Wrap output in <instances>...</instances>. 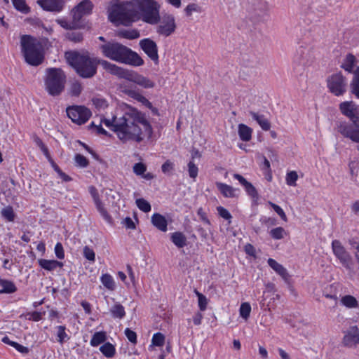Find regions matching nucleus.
Returning <instances> with one entry per match:
<instances>
[{
    "instance_id": "obj_1",
    "label": "nucleus",
    "mask_w": 359,
    "mask_h": 359,
    "mask_svg": "<svg viewBox=\"0 0 359 359\" xmlns=\"http://www.w3.org/2000/svg\"><path fill=\"white\" fill-rule=\"evenodd\" d=\"M102 123L113 130L123 142H140L145 138H150L152 135L151 126L145 115L124 103L119 105L111 118L100 117L97 120V123L95 120L92 121L90 127L99 134L107 135V132L102 127Z\"/></svg>"
},
{
    "instance_id": "obj_2",
    "label": "nucleus",
    "mask_w": 359,
    "mask_h": 359,
    "mask_svg": "<svg viewBox=\"0 0 359 359\" xmlns=\"http://www.w3.org/2000/svg\"><path fill=\"white\" fill-rule=\"evenodd\" d=\"M102 54L109 59L135 67L144 64V60L135 52L116 42H109L101 47Z\"/></svg>"
},
{
    "instance_id": "obj_3",
    "label": "nucleus",
    "mask_w": 359,
    "mask_h": 359,
    "mask_svg": "<svg viewBox=\"0 0 359 359\" xmlns=\"http://www.w3.org/2000/svg\"><path fill=\"white\" fill-rule=\"evenodd\" d=\"M65 57L67 62L81 77L90 78L95 74L97 60L90 57L88 53L67 52Z\"/></svg>"
},
{
    "instance_id": "obj_4",
    "label": "nucleus",
    "mask_w": 359,
    "mask_h": 359,
    "mask_svg": "<svg viewBox=\"0 0 359 359\" xmlns=\"http://www.w3.org/2000/svg\"><path fill=\"white\" fill-rule=\"evenodd\" d=\"M108 18L116 25H130L139 20L138 11L134 8L133 0L121 4H111L108 8Z\"/></svg>"
},
{
    "instance_id": "obj_5",
    "label": "nucleus",
    "mask_w": 359,
    "mask_h": 359,
    "mask_svg": "<svg viewBox=\"0 0 359 359\" xmlns=\"http://www.w3.org/2000/svg\"><path fill=\"white\" fill-rule=\"evenodd\" d=\"M138 11L139 19L149 25H156L160 20L161 5L155 0H133Z\"/></svg>"
},
{
    "instance_id": "obj_6",
    "label": "nucleus",
    "mask_w": 359,
    "mask_h": 359,
    "mask_svg": "<svg viewBox=\"0 0 359 359\" xmlns=\"http://www.w3.org/2000/svg\"><path fill=\"white\" fill-rule=\"evenodd\" d=\"M22 52L25 61L32 65L38 66L42 63L43 55L40 43L29 36H22L20 40Z\"/></svg>"
},
{
    "instance_id": "obj_7",
    "label": "nucleus",
    "mask_w": 359,
    "mask_h": 359,
    "mask_svg": "<svg viewBox=\"0 0 359 359\" xmlns=\"http://www.w3.org/2000/svg\"><path fill=\"white\" fill-rule=\"evenodd\" d=\"M45 88L52 96H57L64 90L66 76L60 69L50 68L46 70Z\"/></svg>"
},
{
    "instance_id": "obj_8",
    "label": "nucleus",
    "mask_w": 359,
    "mask_h": 359,
    "mask_svg": "<svg viewBox=\"0 0 359 359\" xmlns=\"http://www.w3.org/2000/svg\"><path fill=\"white\" fill-rule=\"evenodd\" d=\"M332 251L336 260L346 270L353 271V259L351 253L339 240H333L331 244Z\"/></svg>"
},
{
    "instance_id": "obj_9",
    "label": "nucleus",
    "mask_w": 359,
    "mask_h": 359,
    "mask_svg": "<svg viewBox=\"0 0 359 359\" xmlns=\"http://www.w3.org/2000/svg\"><path fill=\"white\" fill-rule=\"evenodd\" d=\"M355 58L353 55H346L341 67L348 72H353V77L350 84L351 93L359 99V66L353 71Z\"/></svg>"
},
{
    "instance_id": "obj_10",
    "label": "nucleus",
    "mask_w": 359,
    "mask_h": 359,
    "mask_svg": "<svg viewBox=\"0 0 359 359\" xmlns=\"http://www.w3.org/2000/svg\"><path fill=\"white\" fill-rule=\"evenodd\" d=\"M327 87L334 95L342 96L346 92L347 82L341 73H336L327 79Z\"/></svg>"
},
{
    "instance_id": "obj_11",
    "label": "nucleus",
    "mask_w": 359,
    "mask_h": 359,
    "mask_svg": "<svg viewBox=\"0 0 359 359\" xmlns=\"http://www.w3.org/2000/svg\"><path fill=\"white\" fill-rule=\"evenodd\" d=\"M156 25V32L165 37L174 33L177 27L175 18L170 13H164L160 16V20Z\"/></svg>"
},
{
    "instance_id": "obj_12",
    "label": "nucleus",
    "mask_w": 359,
    "mask_h": 359,
    "mask_svg": "<svg viewBox=\"0 0 359 359\" xmlns=\"http://www.w3.org/2000/svg\"><path fill=\"white\" fill-rule=\"evenodd\" d=\"M68 117L75 123H85L90 117V111L83 106H72L67 108Z\"/></svg>"
},
{
    "instance_id": "obj_13",
    "label": "nucleus",
    "mask_w": 359,
    "mask_h": 359,
    "mask_svg": "<svg viewBox=\"0 0 359 359\" xmlns=\"http://www.w3.org/2000/svg\"><path fill=\"white\" fill-rule=\"evenodd\" d=\"M93 3L89 0H83L74 7L71 11L72 18L80 23L81 18L90 15L93 8Z\"/></svg>"
},
{
    "instance_id": "obj_14",
    "label": "nucleus",
    "mask_w": 359,
    "mask_h": 359,
    "mask_svg": "<svg viewBox=\"0 0 359 359\" xmlns=\"http://www.w3.org/2000/svg\"><path fill=\"white\" fill-rule=\"evenodd\" d=\"M341 114L352 121L359 113V105L353 101H344L339 104Z\"/></svg>"
},
{
    "instance_id": "obj_15",
    "label": "nucleus",
    "mask_w": 359,
    "mask_h": 359,
    "mask_svg": "<svg viewBox=\"0 0 359 359\" xmlns=\"http://www.w3.org/2000/svg\"><path fill=\"white\" fill-rule=\"evenodd\" d=\"M36 4L44 11L60 13L65 4V0H37Z\"/></svg>"
},
{
    "instance_id": "obj_16",
    "label": "nucleus",
    "mask_w": 359,
    "mask_h": 359,
    "mask_svg": "<svg viewBox=\"0 0 359 359\" xmlns=\"http://www.w3.org/2000/svg\"><path fill=\"white\" fill-rule=\"evenodd\" d=\"M140 46L151 60L158 61V48L156 42L149 38L144 39L140 41Z\"/></svg>"
},
{
    "instance_id": "obj_17",
    "label": "nucleus",
    "mask_w": 359,
    "mask_h": 359,
    "mask_svg": "<svg viewBox=\"0 0 359 359\" xmlns=\"http://www.w3.org/2000/svg\"><path fill=\"white\" fill-rule=\"evenodd\" d=\"M346 346L353 347L359 344V329L356 325L351 326L346 330L343 338Z\"/></svg>"
},
{
    "instance_id": "obj_18",
    "label": "nucleus",
    "mask_w": 359,
    "mask_h": 359,
    "mask_svg": "<svg viewBox=\"0 0 359 359\" xmlns=\"http://www.w3.org/2000/svg\"><path fill=\"white\" fill-rule=\"evenodd\" d=\"M126 80L133 82L144 88H151L154 86V83L152 81L131 70H129Z\"/></svg>"
},
{
    "instance_id": "obj_19",
    "label": "nucleus",
    "mask_w": 359,
    "mask_h": 359,
    "mask_svg": "<svg viewBox=\"0 0 359 359\" xmlns=\"http://www.w3.org/2000/svg\"><path fill=\"white\" fill-rule=\"evenodd\" d=\"M100 63L106 71L117 76L119 78L126 79L129 70L118 67L117 65L112 64L107 60H101L100 61Z\"/></svg>"
},
{
    "instance_id": "obj_20",
    "label": "nucleus",
    "mask_w": 359,
    "mask_h": 359,
    "mask_svg": "<svg viewBox=\"0 0 359 359\" xmlns=\"http://www.w3.org/2000/svg\"><path fill=\"white\" fill-rule=\"evenodd\" d=\"M100 63L106 71L117 76L119 78L126 79L129 70L118 67L117 65L112 64L107 60H101L100 61Z\"/></svg>"
},
{
    "instance_id": "obj_21",
    "label": "nucleus",
    "mask_w": 359,
    "mask_h": 359,
    "mask_svg": "<svg viewBox=\"0 0 359 359\" xmlns=\"http://www.w3.org/2000/svg\"><path fill=\"white\" fill-rule=\"evenodd\" d=\"M216 187L226 198H236L239 195V189L222 182H216Z\"/></svg>"
},
{
    "instance_id": "obj_22",
    "label": "nucleus",
    "mask_w": 359,
    "mask_h": 359,
    "mask_svg": "<svg viewBox=\"0 0 359 359\" xmlns=\"http://www.w3.org/2000/svg\"><path fill=\"white\" fill-rule=\"evenodd\" d=\"M88 191L93 198L97 210L105 219H108L109 218V216L99 198L98 191L97 189L93 186H90L88 187Z\"/></svg>"
},
{
    "instance_id": "obj_23",
    "label": "nucleus",
    "mask_w": 359,
    "mask_h": 359,
    "mask_svg": "<svg viewBox=\"0 0 359 359\" xmlns=\"http://www.w3.org/2000/svg\"><path fill=\"white\" fill-rule=\"evenodd\" d=\"M267 263L269 266L278 274L285 282H287L290 279V275L287 269L280 264L277 262L275 259L269 258L267 260Z\"/></svg>"
},
{
    "instance_id": "obj_24",
    "label": "nucleus",
    "mask_w": 359,
    "mask_h": 359,
    "mask_svg": "<svg viewBox=\"0 0 359 359\" xmlns=\"http://www.w3.org/2000/svg\"><path fill=\"white\" fill-rule=\"evenodd\" d=\"M38 263L41 268L48 271H53L57 268L62 269L64 266L62 262L55 259H39Z\"/></svg>"
},
{
    "instance_id": "obj_25",
    "label": "nucleus",
    "mask_w": 359,
    "mask_h": 359,
    "mask_svg": "<svg viewBox=\"0 0 359 359\" xmlns=\"http://www.w3.org/2000/svg\"><path fill=\"white\" fill-rule=\"evenodd\" d=\"M151 224L158 230L165 232L168 230V222L164 216L154 213L151 217Z\"/></svg>"
},
{
    "instance_id": "obj_26",
    "label": "nucleus",
    "mask_w": 359,
    "mask_h": 359,
    "mask_svg": "<svg viewBox=\"0 0 359 359\" xmlns=\"http://www.w3.org/2000/svg\"><path fill=\"white\" fill-rule=\"evenodd\" d=\"M233 178L237 180L239 183L243 186L246 192L252 197H256L257 196V192L255 187L248 181L246 180L242 175L239 174H234Z\"/></svg>"
},
{
    "instance_id": "obj_27",
    "label": "nucleus",
    "mask_w": 359,
    "mask_h": 359,
    "mask_svg": "<svg viewBox=\"0 0 359 359\" xmlns=\"http://www.w3.org/2000/svg\"><path fill=\"white\" fill-rule=\"evenodd\" d=\"M233 178L237 180L239 183L243 186L246 192L252 197H256L257 196V192L255 187L248 181L246 180L242 175L239 174H234Z\"/></svg>"
},
{
    "instance_id": "obj_28",
    "label": "nucleus",
    "mask_w": 359,
    "mask_h": 359,
    "mask_svg": "<svg viewBox=\"0 0 359 359\" xmlns=\"http://www.w3.org/2000/svg\"><path fill=\"white\" fill-rule=\"evenodd\" d=\"M134 173L137 176H141L146 180H151L154 178V175L151 172L145 173L147 170V166L142 163H135L133 167Z\"/></svg>"
},
{
    "instance_id": "obj_29",
    "label": "nucleus",
    "mask_w": 359,
    "mask_h": 359,
    "mask_svg": "<svg viewBox=\"0 0 359 359\" xmlns=\"http://www.w3.org/2000/svg\"><path fill=\"white\" fill-rule=\"evenodd\" d=\"M238 133L241 140L248 142L252 138V129L243 123H241L238 126Z\"/></svg>"
},
{
    "instance_id": "obj_30",
    "label": "nucleus",
    "mask_w": 359,
    "mask_h": 359,
    "mask_svg": "<svg viewBox=\"0 0 359 359\" xmlns=\"http://www.w3.org/2000/svg\"><path fill=\"white\" fill-rule=\"evenodd\" d=\"M250 114L252 118L257 122L262 130L266 131L270 129L271 124L264 115L259 114L254 111H250Z\"/></svg>"
},
{
    "instance_id": "obj_31",
    "label": "nucleus",
    "mask_w": 359,
    "mask_h": 359,
    "mask_svg": "<svg viewBox=\"0 0 359 359\" xmlns=\"http://www.w3.org/2000/svg\"><path fill=\"white\" fill-rule=\"evenodd\" d=\"M172 242L179 248H182L187 245V238L185 235L180 231H176L170 234Z\"/></svg>"
},
{
    "instance_id": "obj_32",
    "label": "nucleus",
    "mask_w": 359,
    "mask_h": 359,
    "mask_svg": "<svg viewBox=\"0 0 359 359\" xmlns=\"http://www.w3.org/2000/svg\"><path fill=\"white\" fill-rule=\"evenodd\" d=\"M55 21L58 25H60L62 28L65 29H75L79 27V22L76 21V20L74 18L69 21L65 18H61L56 19Z\"/></svg>"
},
{
    "instance_id": "obj_33",
    "label": "nucleus",
    "mask_w": 359,
    "mask_h": 359,
    "mask_svg": "<svg viewBox=\"0 0 359 359\" xmlns=\"http://www.w3.org/2000/svg\"><path fill=\"white\" fill-rule=\"evenodd\" d=\"M341 305L348 309H357L359 307L358 301L352 295H344L341 299Z\"/></svg>"
},
{
    "instance_id": "obj_34",
    "label": "nucleus",
    "mask_w": 359,
    "mask_h": 359,
    "mask_svg": "<svg viewBox=\"0 0 359 359\" xmlns=\"http://www.w3.org/2000/svg\"><path fill=\"white\" fill-rule=\"evenodd\" d=\"M100 281L103 286L109 291H114L116 289V283L112 277L109 273L102 274L100 277Z\"/></svg>"
},
{
    "instance_id": "obj_35",
    "label": "nucleus",
    "mask_w": 359,
    "mask_h": 359,
    "mask_svg": "<svg viewBox=\"0 0 359 359\" xmlns=\"http://www.w3.org/2000/svg\"><path fill=\"white\" fill-rule=\"evenodd\" d=\"M100 351L106 358H112L116 354L115 346L109 342L104 343L100 347Z\"/></svg>"
},
{
    "instance_id": "obj_36",
    "label": "nucleus",
    "mask_w": 359,
    "mask_h": 359,
    "mask_svg": "<svg viewBox=\"0 0 359 359\" xmlns=\"http://www.w3.org/2000/svg\"><path fill=\"white\" fill-rule=\"evenodd\" d=\"M107 340V333L106 332L101 331V332H95L90 339V344L93 346L96 347L98 345L101 344L102 343H104Z\"/></svg>"
},
{
    "instance_id": "obj_37",
    "label": "nucleus",
    "mask_w": 359,
    "mask_h": 359,
    "mask_svg": "<svg viewBox=\"0 0 359 359\" xmlns=\"http://www.w3.org/2000/svg\"><path fill=\"white\" fill-rule=\"evenodd\" d=\"M110 313L114 318L122 319L126 316L124 307L119 303H116L110 309Z\"/></svg>"
},
{
    "instance_id": "obj_38",
    "label": "nucleus",
    "mask_w": 359,
    "mask_h": 359,
    "mask_svg": "<svg viewBox=\"0 0 359 359\" xmlns=\"http://www.w3.org/2000/svg\"><path fill=\"white\" fill-rule=\"evenodd\" d=\"M12 3L14 8L23 14H27L31 11L25 0H12Z\"/></svg>"
},
{
    "instance_id": "obj_39",
    "label": "nucleus",
    "mask_w": 359,
    "mask_h": 359,
    "mask_svg": "<svg viewBox=\"0 0 359 359\" xmlns=\"http://www.w3.org/2000/svg\"><path fill=\"white\" fill-rule=\"evenodd\" d=\"M117 35L127 39H135L140 37V32L137 29H123L118 32Z\"/></svg>"
},
{
    "instance_id": "obj_40",
    "label": "nucleus",
    "mask_w": 359,
    "mask_h": 359,
    "mask_svg": "<svg viewBox=\"0 0 359 359\" xmlns=\"http://www.w3.org/2000/svg\"><path fill=\"white\" fill-rule=\"evenodd\" d=\"M165 337L164 334L161 332L154 334L151 339V344L149 346V350H151L153 346H163L165 343Z\"/></svg>"
},
{
    "instance_id": "obj_41",
    "label": "nucleus",
    "mask_w": 359,
    "mask_h": 359,
    "mask_svg": "<svg viewBox=\"0 0 359 359\" xmlns=\"http://www.w3.org/2000/svg\"><path fill=\"white\" fill-rule=\"evenodd\" d=\"M184 12L187 17H190L194 13H200L202 12V8L198 4L191 3L189 4L184 9Z\"/></svg>"
},
{
    "instance_id": "obj_42",
    "label": "nucleus",
    "mask_w": 359,
    "mask_h": 359,
    "mask_svg": "<svg viewBox=\"0 0 359 359\" xmlns=\"http://www.w3.org/2000/svg\"><path fill=\"white\" fill-rule=\"evenodd\" d=\"M269 234L272 238L276 240L283 239L286 236L287 232L283 227H276L269 231Z\"/></svg>"
},
{
    "instance_id": "obj_43",
    "label": "nucleus",
    "mask_w": 359,
    "mask_h": 359,
    "mask_svg": "<svg viewBox=\"0 0 359 359\" xmlns=\"http://www.w3.org/2000/svg\"><path fill=\"white\" fill-rule=\"evenodd\" d=\"M0 285L2 287V292L13 293L16 291L17 287L15 284L10 280H3L0 281Z\"/></svg>"
},
{
    "instance_id": "obj_44",
    "label": "nucleus",
    "mask_w": 359,
    "mask_h": 359,
    "mask_svg": "<svg viewBox=\"0 0 359 359\" xmlns=\"http://www.w3.org/2000/svg\"><path fill=\"white\" fill-rule=\"evenodd\" d=\"M251 312V306L248 302L242 303L240 309L239 313L241 318L247 320L250 317Z\"/></svg>"
},
{
    "instance_id": "obj_45",
    "label": "nucleus",
    "mask_w": 359,
    "mask_h": 359,
    "mask_svg": "<svg viewBox=\"0 0 359 359\" xmlns=\"http://www.w3.org/2000/svg\"><path fill=\"white\" fill-rule=\"evenodd\" d=\"M57 329V341L60 344H63L65 341H67L69 337L66 333V327L62 325L57 326L56 327Z\"/></svg>"
},
{
    "instance_id": "obj_46",
    "label": "nucleus",
    "mask_w": 359,
    "mask_h": 359,
    "mask_svg": "<svg viewBox=\"0 0 359 359\" xmlns=\"http://www.w3.org/2000/svg\"><path fill=\"white\" fill-rule=\"evenodd\" d=\"M195 294L198 297V304L200 310L201 311H204L207 309V305L208 303L207 297L197 290H195Z\"/></svg>"
},
{
    "instance_id": "obj_47",
    "label": "nucleus",
    "mask_w": 359,
    "mask_h": 359,
    "mask_svg": "<svg viewBox=\"0 0 359 359\" xmlns=\"http://www.w3.org/2000/svg\"><path fill=\"white\" fill-rule=\"evenodd\" d=\"M1 215L8 222H13L15 219V213L13 208L11 206H7L3 208L1 210Z\"/></svg>"
},
{
    "instance_id": "obj_48",
    "label": "nucleus",
    "mask_w": 359,
    "mask_h": 359,
    "mask_svg": "<svg viewBox=\"0 0 359 359\" xmlns=\"http://www.w3.org/2000/svg\"><path fill=\"white\" fill-rule=\"evenodd\" d=\"M93 104L99 110L104 109L107 106L108 103L107 100L100 97H94L92 100Z\"/></svg>"
},
{
    "instance_id": "obj_49",
    "label": "nucleus",
    "mask_w": 359,
    "mask_h": 359,
    "mask_svg": "<svg viewBox=\"0 0 359 359\" xmlns=\"http://www.w3.org/2000/svg\"><path fill=\"white\" fill-rule=\"evenodd\" d=\"M135 203L138 208L144 212H148L151 209L149 203L144 198H138Z\"/></svg>"
},
{
    "instance_id": "obj_50",
    "label": "nucleus",
    "mask_w": 359,
    "mask_h": 359,
    "mask_svg": "<svg viewBox=\"0 0 359 359\" xmlns=\"http://www.w3.org/2000/svg\"><path fill=\"white\" fill-rule=\"evenodd\" d=\"M128 95L130 97H131L132 98L142 102V104H149V100L144 96H143L138 92H136L135 90H128Z\"/></svg>"
},
{
    "instance_id": "obj_51",
    "label": "nucleus",
    "mask_w": 359,
    "mask_h": 359,
    "mask_svg": "<svg viewBox=\"0 0 359 359\" xmlns=\"http://www.w3.org/2000/svg\"><path fill=\"white\" fill-rule=\"evenodd\" d=\"M298 179V175L296 171L288 172L286 175L285 181L286 184L289 186H296V182Z\"/></svg>"
},
{
    "instance_id": "obj_52",
    "label": "nucleus",
    "mask_w": 359,
    "mask_h": 359,
    "mask_svg": "<svg viewBox=\"0 0 359 359\" xmlns=\"http://www.w3.org/2000/svg\"><path fill=\"white\" fill-rule=\"evenodd\" d=\"M175 169V164L170 160L165 161L161 165V170L165 175H171Z\"/></svg>"
},
{
    "instance_id": "obj_53",
    "label": "nucleus",
    "mask_w": 359,
    "mask_h": 359,
    "mask_svg": "<svg viewBox=\"0 0 359 359\" xmlns=\"http://www.w3.org/2000/svg\"><path fill=\"white\" fill-rule=\"evenodd\" d=\"M187 166L189 177L195 181L198 172L197 165L193 161H190Z\"/></svg>"
},
{
    "instance_id": "obj_54",
    "label": "nucleus",
    "mask_w": 359,
    "mask_h": 359,
    "mask_svg": "<svg viewBox=\"0 0 359 359\" xmlns=\"http://www.w3.org/2000/svg\"><path fill=\"white\" fill-rule=\"evenodd\" d=\"M84 257L90 262H94L95 260V254L94 250L88 246H85L83 250Z\"/></svg>"
},
{
    "instance_id": "obj_55",
    "label": "nucleus",
    "mask_w": 359,
    "mask_h": 359,
    "mask_svg": "<svg viewBox=\"0 0 359 359\" xmlns=\"http://www.w3.org/2000/svg\"><path fill=\"white\" fill-rule=\"evenodd\" d=\"M268 203L284 222L287 221V217L284 210L279 205H278L271 201H269Z\"/></svg>"
},
{
    "instance_id": "obj_56",
    "label": "nucleus",
    "mask_w": 359,
    "mask_h": 359,
    "mask_svg": "<svg viewBox=\"0 0 359 359\" xmlns=\"http://www.w3.org/2000/svg\"><path fill=\"white\" fill-rule=\"evenodd\" d=\"M217 210L219 215L221 217H222L224 219L229 220V223L231 222L230 219H231L232 216L228 210H226V208H224L222 206H218L217 208Z\"/></svg>"
},
{
    "instance_id": "obj_57",
    "label": "nucleus",
    "mask_w": 359,
    "mask_h": 359,
    "mask_svg": "<svg viewBox=\"0 0 359 359\" xmlns=\"http://www.w3.org/2000/svg\"><path fill=\"white\" fill-rule=\"evenodd\" d=\"M52 166L62 181L69 182L72 180L71 177L63 172L54 162H52Z\"/></svg>"
},
{
    "instance_id": "obj_58",
    "label": "nucleus",
    "mask_w": 359,
    "mask_h": 359,
    "mask_svg": "<svg viewBox=\"0 0 359 359\" xmlns=\"http://www.w3.org/2000/svg\"><path fill=\"white\" fill-rule=\"evenodd\" d=\"M36 142L37 146L40 148V149L43 153L45 156L47 158V159L52 163V162H53V160L50 158V154L48 152V148L46 147V145L39 139H37Z\"/></svg>"
},
{
    "instance_id": "obj_59",
    "label": "nucleus",
    "mask_w": 359,
    "mask_h": 359,
    "mask_svg": "<svg viewBox=\"0 0 359 359\" xmlns=\"http://www.w3.org/2000/svg\"><path fill=\"white\" fill-rule=\"evenodd\" d=\"M74 159L76 165L79 167L85 168L88 165V159L83 155L76 154Z\"/></svg>"
},
{
    "instance_id": "obj_60",
    "label": "nucleus",
    "mask_w": 359,
    "mask_h": 359,
    "mask_svg": "<svg viewBox=\"0 0 359 359\" xmlns=\"http://www.w3.org/2000/svg\"><path fill=\"white\" fill-rule=\"evenodd\" d=\"M54 252L57 258L63 259L65 258V252L63 246L60 243H57L54 248Z\"/></svg>"
},
{
    "instance_id": "obj_61",
    "label": "nucleus",
    "mask_w": 359,
    "mask_h": 359,
    "mask_svg": "<svg viewBox=\"0 0 359 359\" xmlns=\"http://www.w3.org/2000/svg\"><path fill=\"white\" fill-rule=\"evenodd\" d=\"M82 90V86L81 83L78 82H74L71 85L70 93L72 95L78 96Z\"/></svg>"
},
{
    "instance_id": "obj_62",
    "label": "nucleus",
    "mask_w": 359,
    "mask_h": 359,
    "mask_svg": "<svg viewBox=\"0 0 359 359\" xmlns=\"http://www.w3.org/2000/svg\"><path fill=\"white\" fill-rule=\"evenodd\" d=\"M124 333L127 337V339L133 344L137 343V334L136 333L131 330L129 328H126L124 331Z\"/></svg>"
},
{
    "instance_id": "obj_63",
    "label": "nucleus",
    "mask_w": 359,
    "mask_h": 359,
    "mask_svg": "<svg viewBox=\"0 0 359 359\" xmlns=\"http://www.w3.org/2000/svg\"><path fill=\"white\" fill-rule=\"evenodd\" d=\"M27 318L29 320L39 321L42 318V313L38 311H34L28 313L27 314Z\"/></svg>"
},
{
    "instance_id": "obj_64",
    "label": "nucleus",
    "mask_w": 359,
    "mask_h": 359,
    "mask_svg": "<svg viewBox=\"0 0 359 359\" xmlns=\"http://www.w3.org/2000/svg\"><path fill=\"white\" fill-rule=\"evenodd\" d=\"M121 224L127 229H135V224L130 217H126L121 222Z\"/></svg>"
}]
</instances>
